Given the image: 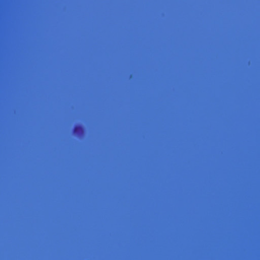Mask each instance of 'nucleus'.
<instances>
[{
    "mask_svg": "<svg viewBox=\"0 0 260 260\" xmlns=\"http://www.w3.org/2000/svg\"><path fill=\"white\" fill-rule=\"evenodd\" d=\"M81 129V127L80 126H76L74 128V131L76 132L78 130H80Z\"/></svg>",
    "mask_w": 260,
    "mask_h": 260,
    "instance_id": "f257e3e1",
    "label": "nucleus"
}]
</instances>
